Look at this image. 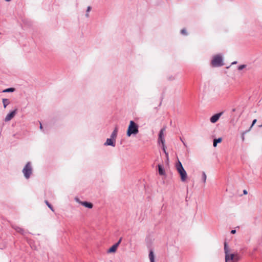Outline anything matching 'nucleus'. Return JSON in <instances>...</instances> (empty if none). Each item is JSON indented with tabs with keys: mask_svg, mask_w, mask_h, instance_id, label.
<instances>
[{
	"mask_svg": "<svg viewBox=\"0 0 262 262\" xmlns=\"http://www.w3.org/2000/svg\"><path fill=\"white\" fill-rule=\"evenodd\" d=\"M227 243L224 242V252L225 254V262H237L239 259V255L237 253H232Z\"/></svg>",
	"mask_w": 262,
	"mask_h": 262,
	"instance_id": "f257e3e1",
	"label": "nucleus"
},
{
	"mask_svg": "<svg viewBox=\"0 0 262 262\" xmlns=\"http://www.w3.org/2000/svg\"><path fill=\"white\" fill-rule=\"evenodd\" d=\"M139 132L138 125L133 121L129 122L126 135L128 137H130L132 134H137Z\"/></svg>",
	"mask_w": 262,
	"mask_h": 262,
	"instance_id": "f03ea898",
	"label": "nucleus"
},
{
	"mask_svg": "<svg viewBox=\"0 0 262 262\" xmlns=\"http://www.w3.org/2000/svg\"><path fill=\"white\" fill-rule=\"evenodd\" d=\"M177 169L180 175L181 180L182 182H185L187 178V174L186 170L183 167L182 163L179 161L178 163L176 165Z\"/></svg>",
	"mask_w": 262,
	"mask_h": 262,
	"instance_id": "7ed1b4c3",
	"label": "nucleus"
},
{
	"mask_svg": "<svg viewBox=\"0 0 262 262\" xmlns=\"http://www.w3.org/2000/svg\"><path fill=\"white\" fill-rule=\"evenodd\" d=\"M211 65L213 67H220L224 65L223 57L221 55H216L213 57Z\"/></svg>",
	"mask_w": 262,
	"mask_h": 262,
	"instance_id": "20e7f679",
	"label": "nucleus"
},
{
	"mask_svg": "<svg viewBox=\"0 0 262 262\" xmlns=\"http://www.w3.org/2000/svg\"><path fill=\"white\" fill-rule=\"evenodd\" d=\"M32 169L31 164L30 162H28L23 170V172L26 179L29 178L32 174Z\"/></svg>",
	"mask_w": 262,
	"mask_h": 262,
	"instance_id": "39448f33",
	"label": "nucleus"
},
{
	"mask_svg": "<svg viewBox=\"0 0 262 262\" xmlns=\"http://www.w3.org/2000/svg\"><path fill=\"white\" fill-rule=\"evenodd\" d=\"M223 114V112H220L219 113H217V114L213 115L210 118V122L212 123H215L219 120V118L221 117V116Z\"/></svg>",
	"mask_w": 262,
	"mask_h": 262,
	"instance_id": "423d86ee",
	"label": "nucleus"
},
{
	"mask_svg": "<svg viewBox=\"0 0 262 262\" xmlns=\"http://www.w3.org/2000/svg\"><path fill=\"white\" fill-rule=\"evenodd\" d=\"M17 109H15L13 111L10 112L9 114H8L6 117L5 118V121L8 122L11 120L15 115L16 114Z\"/></svg>",
	"mask_w": 262,
	"mask_h": 262,
	"instance_id": "0eeeda50",
	"label": "nucleus"
},
{
	"mask_svg": "<svg viewBox=\"0 0 262 262\" xmlns=\"http://www.w3.org/2000/svg\"><path fill=\"white\" fill-rule=\"evenodd\" d=\"M164 129H161L159 136V143L161 144V148L164 150V140L162 138V134Z\"/></svg>",
	"mask_w": 262,
	"mask_h": 262,
	"instance_id": "6e6552de",
	"label": "nucleus"
},
{
	"mask_svg": "<svg viewBox=\"0 0 262 262\" xmlns=\"http://www.w3.org/2000/svg\"><path fill=\"white\" fill-rule=\"evenodd\" d=\"M105 145H111L112 146H115V140L114 139L111 138V139H107L106 140V142L104 143Z\"/></svg>",
	"mask_w": 262,
	"mask_h": 262,
	"instance_id": "1a4fd4ad",
	"label": "nucleus"
},
{
	"mask_svg": "<svg viewBox=\"0 0 262 262\" xmlns=\"http://www.w3.org/2000/svg\"><path fill=\"white\" fill-rule=\"evenodd\" d=\"M82 205L88 208H92L93 206V204L88 202H80Z\"/></svg>",
	"mask_w": 262,
	"mask_h": 262,
	"instance_id": "9d476101",
	"label": "nucleus"
},
{
	"mask_svg": "<svg viewBox=\"0 0 262 262\" xmlns=\"http://www.w3.org/2000/svg\"><path fill=\"white\" fill-rule=\"evenodd\" d=\"M176 74H169L167 76V80L169 81H172L176 79Z\"/></svg>",
	"mask_w": 262,
	"mask_h": 262,
	"instance_id": "9b49d317",
	"label": "nucleus"
},
{
	"mask_svg": "<svg viewBox=\"0 0 262 262\" xmlns=\"http://www.w3.org/2000/svg\"><path fill=\"white\" fill-rule=\"evenodd\" d=\"M118 133V127L117 126L115 127L114 131L113 132L112 135H111V138L114 139V140H116V138L117 137Z\"/></svg>",
	"mask_w": 262,
	"mask_h": 262,
	"instance_id": "f8f14e48",
	"label": "nucleus"
},
{
	"mask_svg": "<svg viewBox=\"0 0 262 262\" xmlns=\"http://www.w3.org/2000/svg\"><path fill=\"white\" fill-rule=\"evenodd\" d=\"M118 247H117V245H115L114 244V245H113L108 250V253H114V252H115L117 250V249Z\"/></svg>",
	"mask_w": 262,
	"mask_h": 262,
	"instance_id": "ddd939ff",
	"label": "nucleus"
},
{
	"mask_svg": "<svg viewBox=\"0 0 262 262\" xmlns=\"http://www.w3.org/2000/svg\"><path fill=\"white\" fill-rule=\"evenodd\" d=\"M149 258L150 262H155V256L152 251H150L149 254Z\"/></svg>",
	"mask_w": 262,
	"mask_h": 262,
	"instance_id": "4468645a",
	"label": "nucleus"
},
{
	"mask_svg": "<svg viewBox=\"0 0 262 262\" xmlns=\"http://www.w3.org/2000/svg\"><path fill=\"white\" fill-rule=\"evenodd\" d=\"M12 227L17 232L21 234L24 233V229L23 228L16 226H13Z\"/></svg>",
	"mask_w": 262,
	"mask_h": 262,
	"instance_id": "2eb2a0df",
	"label": "nucleus"
},
{
	"mask_svg": "<svg viewBox=\"0 0 262 262\" xmlns=\"http://www.w3.org/2000/svg\"><path fill=\"white\" fill-rule=\"evenodd\" d=\"M222 140V138H219L218 139H214L213 143V146L216 147L217 143L221 142Z\"/></svg>",
	"mask_w": 262,
	"mask_h": 262,
	"instance_id": "dca6fc26",
	"label": "nucleus"
},
{
	"mask_svg": "<svg viewBox=\"0 0 262 262\" xmlns=\"http://www.w3.org/2000/svg\"><path fill=\"white\" fill-rule=\"evenodd\" d=\"M2 101L4 108H6L7 106L10 103V101L8 99H3Z\"/></svg>",
	"mask_w": 262,
	"mask_h": 262,
	"instance_id": "f3484780",
	"label": "nucleus"
},
{
	"mask_svg": "<svg viewBox=\"0 0 262 262\" xmlns=\"http://www.w3.org/2000/svg\"><path fill=\"white\" fill-rule=\"evenodd\" d=\"M158 170L160 175H163L164 174L162 166L160 164L158 165Z\"/></svg>",
	"mask_w": 262,
	"mask_h": 262,
	"instance_id": "a211bd4d",
	"label": "nucleus"
},
{
	"mask_svg": "<svg viewBox=\"0 0 262 262\" xmlns=\"http://www.w3.org/2000/svg\"><path fill=\"white\" fill-rule=\"evenodd\" d=\"M207 176L205 172H202V179L204 183H206Z\"/></svg>",
	"mask_w": 262,
	"mask_h": 262,
	"instance_id": "6ab92c4d",
	"label": "nucleus"
},
{
	"mask_svg": "<svg viewBox=\"0 0 262 262\" xmlns=\"http://www.w3.org/2000/svg\"><path fill=\"white\" fill-rule=\"evenodd\" d=\"M13 91H14V88H9V89L4 90L3 92L4 93H6V92H12Z\"/></svg>",
	"mask_w": 262,
	"mask_h": 262,
	"instance_id": "aec40b11",
	"label": "nucleus"
},
{
	"mask_svg": "<svg viewBox=\"0 0 262 262\" xmlns=\"http://www.w3.org/2000/svg\"><path fill=\"white\" fill-rule=\"evenodd\" d=\"M45 203L47 205V206L51 209V210L52 211H54V209H53L52 206H51V205L47 201H46Z\"/></svg>",
	"mask_w": 262,
	"mask_h": 262,
	"instance_id": "412c9836",
	"label": "nucleus"
},
{
	"mask_svg": "<svg viewBox=\"0 0 262 262\" xmlns=\"http://www.w3.org/2000/svg\"><path fill=\"white\" fill-rule=\"evenodd\" d=\"M181 33L182 35H187V33L186 32V30L185 29H183L182 30H181Z\"/></svg>",
	"mask_w": 262,
	"mask_h": 262,
	"instance_id": "4be33fe9",
	"label": "nucleus"
},
{
	"mask_svg": "<svg viewBox=\"0 0 262 262\" xmlns=\"http://www.w3.org/2000/svg\"><path fill=\"white\" fill-rule=\"evenodd\" d=\"M246 67V65L245 64H242L238 67V70H242L243 69H244Z\"/></svg>",
	"mask_w": 262,
	"mask_h": 262,
	"instance_id": "5701e85b",
	"label": "nucleus"
},
{
	"mask_svg": "<svg viewBox=\"0 0 262 262\" xmlns=\"http://www.w3.org/2000/svg\"><path fill=\"white\" fill-rule=\"evenodd\" d=\"M257 120L256 119H254L252 121V123L251 124V125L250 126L249 129H248L249 130H250L251 128L253 127V126L255 124V123L256 122Z\"/></svg>",
	"mask_w": 262,
	"mask_h": 262,
	"instance_id": "b1692460",
	"label": "nucleus"
},
{
	"mask_svg": "<svg viewBox=\"0 0 262 262\" xmlns=\"http://www.w3.org/2000/svg\"><path fill=\"white\" fill-rule=\"evenodd\" d=\"M121 241H122V237H121V238L119 239L118 242L116 244H115V245H117V247H118V246H119V244H120V243H121Z\"/></svg>",
	"mask_w": 262,
	"mask_h": 262,
	"instance_id": "393cba45",
	"label": "nucleus"
},
{
	"mask_svg": "<svg viewBox=\"0 0 262 262\" xmlns=\"http://www.w3.org/2000/svg\"><path fill=\"white\" fill-rule=\"evenodd\" d=\"M249 130H248L247 131H245L244 133H243V135H242V140L244 141V139H245V137H244V134L247 133L248 132H249Z\"/></svg>",
	"mask_w": 262,
	"mask_h": 262,
	"instance_id": "a878e982",
	"label": "nucleus"
},
{
	"mask_svg": "<svg viewBox=\"0 0 262 262\" xmlns=\"http://www.w3.org/2000/svg\"><path fill=\"white\" fill-rule=\"evenodd\" d=\"M235 232H236V230H232L231 231V233L232 234H234Z\"/></svg>",
	"mask_w": 262,
	"mask_h": 262,
	"instance_id": "bb28decb",
	"label": "nucleus"
},
{
	"mask_svg": "<svg viewBox=\"0 0 262 262\" xmlns=\"http://www.w3.org/2000/svg\"><path fill=\"white\" fill-rule=\"evenodd\" d=\"M91 10V7L90 6H89L87 8V12H89Z\"/></svg>",
	"mask_w": 262,
	"mask_h": 262,
	"instance_id": "cd10ccee",
	"label": "nucleus"
},
{
	"mask_svg": "<svg viewBox=\"0 0 262 262\" xmlns=\"http://www.w3.org/2000/svg\"><path fill=\"white\" fill-rule=\"evenodd\" d=\"M243 193H244V194H247V190H244L243 191Z\"/></svg>",
	"mask_w": 262,
	"mask_h": 262,
	"instance_id": "c85d7f7f",
	"label": "nucleus"
},
{
	"mask_svg": "<svg viewBox=\"0 0 262 262\" xmlns=\"http://www.w3.org/2000/svg\"><path fill=\"white\" fill-rule=\"evenodd\" d=\"M42 125L41 123H40V128L42 129Z\"/></svg>",
	"mask_w": 262,
	"mask_h": 262,
	"instance_id": "c756f323",
	"label": "nucleus"
},
{
	"mask_svg": "<svg viewBox=\"0 0 262 262\" xmlns=\"http://www.w3.org/2000/svg\"><path fill=\"white\" fill-rule=\"evenodd\" d=\"M165 155H166L167 156H168V154L166 152V151H164Z\"/></svg>",
	"mask_w": 262,
	"mask_h": 262,
	"instance_id": "7c9ffc66",
	"label": "nucleus"
},
{
	"mask_svg": "<svg viewBox=\"0 0 262 262\" xmlns=\"http://www.w3.org/2000/svg\"><path fill=\"white\" fill-rule=\"evenodd\" d=\"M235 63H236V61H234V62L232 63V64H235Z\"/></svg>",
	"mask_w": 262,
	"mask_h": 262,
	"instance_id": "2f4dec72",
	"label": "nucleus"
},
{
	"mask_svg": "<svg viewBox=\"0 0 262 262\" xmlns=\"http://www.w3.org/2000/svg\"><path fill=\"white\" fill-rule=\"evenodd\" d=\"M235 108L232 109V112H235Z\"/></svg>",
	"mask_w": 262,
	"mask_h": 262,
	"instance_id": "473e14b6",
	"label": "nucleus"
},
{
	"mask_svg": "<svg viewBox=\"0 0 262 262\" xmlns=\"http://www.w3.org/2000/svg\"><path fill=\"white\" fill-rule=\"evenodd\" d=\"M6 2H10L11 0H5Z\"/></svg>",
	"mask_w": 262,
	"mask_h": 262,
	"instance_id": "72a5a7b5",
	"label": "nucleus"
}]
</instances>
